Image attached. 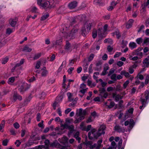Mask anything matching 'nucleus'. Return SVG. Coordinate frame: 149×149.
Here are the masks:
<instances>
[{
  "label": "nucleus",
  "instance_id": "obj_9",
  "mask_svg": "<svg viewBox=\"0 0 149 149\" xmlns=\"http://www.w3.org/2000/svg\"><path fill=\"white\" fill-rule=\"evenodd\" d=\"M92 23L91 22L87 21L84 24V26H85V28L86 27L87 30H90L91 29Z\"/></svg>",
  "mask_w": 149,
  "mask_h": 149
},
{
  "label": "nucleus",
  "instance_id": "obj_47",
  "mask_svg": "<svg viewBox=\"0 0 149 149\" xmlns=\"http://www.w3.org/2000/svg\"><path fill=\"white\" fill-rule=\"evenodd\" d=\"M108 95V93L107 92H105L103 94L102 96H100L102 97H104L105 98H106Z\"/></svg>",
  "mask_w": 149,
  "mask_h": 149
},
{
  "label": "nucleus",
  "instance_id": "obj_53",
  "mask_svg": "<svg viewBox=\"0 0 149 149\" xmlns=\"http://www.w3.org/2000/svg\"><path fill=\"white\" fill-rule=\"evenodd\" d=\"M21 142L19 141V140H16V141L15 142V144H16L17 147H19V146L21 144Z\"/></svg>",
  "mask_w": 149,
  "mask_h": 149
},
{
  "label": "nucleus",
  "instance_id": "obj_57",
  "mask_svg": "<svg viewBox=\"0 0 149 149\" xmlns=\"http://www.w3.org/2000/svg\"><path fill=\"white\" fill-rule=\"evenodd\" d=\"M74 69V68L71 67V68H69V69L68 70V73H69L70 74H71L72 72V71H73V70Z\"/></svg>",
  "mask_w": 149,
  "mask_h": 149
},
{
  "label": "nucleus",
  "instance_id": "obj_36",
  "mask_svg": "<svg viewBox=\"0 0 149 149\" xmlns=\"http://www.w3.org/2000/svg\"><path fill=\"white\" fill-rule=\"evenodd\" d=\"M77 23V21L75 19L72 18L70 22V25L72 26L73 25Z\"/></svg>",
  "mask_w": 149,
  "mask_h": 149
},
{
  "label": "nucleus",
  "instance_id": "obj_40",
  "mask_svg": "<svg viewBox=\"0 0 149 149\" xmlns=\"http://www.w3.org/2000/svg\"><path fill=\"white\" fill-rule=\"evenodd\" d=\"M149 43V38H146L144 40L143 44Z\"/></svg>",
  "mask_w": 149,
  "mask_h": 149
},
{
  "label": "nucleus",
  "instance_id": "obj_64",
  "mask_svg": "<svg viewBox=\"0 0 149 149\" xmlns=\"http://www.w3.org/2000/svg\"><path fill=\"white\" fill-rule=\"evenodd\" d=\"M71 111V109L70 108H68L65 111V114H68L69 112Z\"/></svg>",
  "mask_w": 149,
  "mask_h": 149
},
{
  "label": "nucleus",
  "instance_id": "obj_33",
  "mask_svg": "<svg viewBox=\"0 0 149 149\" xmlns=\"http://www.w3.org/2000/svg\"><path fill=\"white\" fill-rule=\"evenodd\" d=\"M62 140L63 141V143H67L68 139V138L66 136H64L63 137L62 139Z\"/></svg>",
  "mask_w": 149,
  "mask_h": 149
},
{
  "label": "nucleus",
  "instance_id": "obj_58",
  "mask_svg": "<svg viewBox=\"0 0 149 149\" xmlns=\"http://www.w3.org/2000/svg\"><path fill=\"white\" fill-rule=\"evenodd\" d=\"M44 147V146L43 145H39L37 147H35V148L36 149H41Z\"/></svg>",
  "mask_w": 149,
  "mask_h": 149
},
{
  "label": "nucleus",
  "instance_id": "obj_56",
  "mask_svg": "<svg viewBox=\"0 0 149 149\" xmlns=\"http://www.w3.org/2000/svg\"><path fill=\"white\" fill-rule=\"evenodd\" d=\"M107 56L106 54H104L102 57V59L104 60H106L107 58Z\"/></svg>",
  "mask_w": 149,
  "mask_h": 149
},
{
  "label": "nucleus",
  "instance_id": "obj_51",
  "mask_svg": "<svg viewBox=\"0 0 149 149\" xmlns=\"http://www.w3.org/2000/svg\"><path fill=\"white\" fill-rule=\"evenodd\" d=\"M122 140L120 139L118 143V149H120L121 148V146H122Z\"/></svg>",
  "mask_w": 149,
  "mask_h": 149
},
{
  "label": "nucleus",
  "instance_id": "obj_35",
  "mask_svg": "<svg viewBox=\"0 0 149 149\" xmlns=\"http://www.w3.org/2000/svg\"><path fill=\"white\" fill-rule=\"evenodd\" d=\"M45 145L47 146L46 148V149H47V148H48V146L49 145V141L48 139H46L45 140Z\"/></svg>",
  "mask_w": 149,
  "mask_h": 149
},
{
  "label": "nucleus",
  "instance_id": "obj_63",
  "mask_svg": "<svg viewBox=\"0 0 149 149\" xmlns=\"http://www.w3.org/2000/svg\"><path fill=\"white\" fill-rule=\"evenodd\" d=\"M123 101L122 100H121L119 102V106L121 108L123 107L122 104L123 103Z\"/></svg>",
  "mask_w": 149,
  "mask_h": 149
},
{
  "label": "nucleus",
  "instance_id": "obj_21",
  "mask_svg": "<svg viewBox=\"0 0 149 149\" xmlns=\"http://www.w3.org/2000/svg\"><path fill=\"white\" fill-rule=\"evenodd\" d=\"M67 95L68 97L69 101L70 102L72 101L73 100V99L72 98V95L70 93H67Z\"/></svg>",
  "mask_w": 149,
  "mask_h": 149
},
{
  "label": "nucleus",
  "instance_id": "obj_22",
  "mask_svg": "<svg viewBox=\"0 0 149 149\" xmlns=\"http://www.w3.org/2000/svg\"><path fill=\"white\" fill-rule=\"evenodd\" d=\"M129 45L130 47L132 49L135 48L136 46V44L134 42L130 43Z\"/></svg>",
  "mask_w": 149,
  "mask_h": 149
},
{
  "label": "nucleus",
  "instance_id": "obj_5",
  "mask_svg": "<svg viewBox=\"0 0 149 149\" xmlns=\"http://www.w3.org/2000/svg\"><path fill=\"white\" fill-rule=\"evenodd\" d=\"M145 97L146 98V100L145 99L143 98L142 97L141 98L140 101L141 102V104L142 105H144L146 104V102L149 98V91L148 90L146 91H145Z\"/></svg>",
  "mask_w": 149,
  "mask_h": 149
},
{
  "label": "nucleus",
  "instance_id": "obj_54",
  "mask_svg": "<svg viewBox=\"0 0 149 149\" xmlns=\"http://www.w3.org/2000/svg\"><path fill=\"white\" fill-rule=\"evenodd\" d=\"M113 47L110 45H109L107 47V49L109 52H111L113 50Z\"/></svg>",
  "mask_w": 149,
  "mask_h": 149
},
{
  "label": "nucleus",
  "instance_id": "obj_28",
  "mask_svg": "<svg viewBox=\"0 0 149 149\" xmlns=\"http://www.w3.org/2000/svg\"><path fill=\"white\" fill-rule=\"evenodd\" d=\"M116 75L115 74H113L111 76V79L113 80V81H116L117 80V79L116 78Z\"/></svg>",
  "mask_w": 149,
  "mask_h": 149
},
{
  "label": "nucleus",
  "instance_id": "obj_48",
  "mask_svg": "<svg viewBox=\"0 0 149 149\" xmlns=\"http://www.w3.org/2000/svg\"><path fill=\"white\" fill-rule=\"evenodd\" d=\"M92 67H93V64H91L90 65L89 68H88V71L90 73H92L93 72V69H92Z\"/></svg>",
  "mask_w": 149,
  "mask_h": 149
},
{
  "label": "nucleus",
  "instance_id": "obj_10",
  "mask_svg": "<svg viewBox=\"0 0 149 149\" xmlns=\"http://www.w3.org/2000/svg\"><path fill=\"white\" fill-rule=\"evenodd\" d=\"M80 34L84 37L86 36L87 34V33L85 28V26H83L82 28L80 31Z\"/></svg>",
  "mask_w": 149,
  "mask_h": 149
},
{
  "label": "nucleus",
  "instance_id": "obj_11",
  "mask_svg": "<svg viewBox=\"0 0 149 149\" xmlns=\"http://www.w3.org/2000/svg\"><path fill=\"white\" fill-rule=\"evenodd\" d=\"M86 111L85 110H83L82 109H80L78 113H77L76 115H77L78 116H84L86 114Z\"/></svg>",
  "mask_w": 149,
  "mask_h": 149
},
{
  "label": "nucleus",
  "instance_id": "obj_32",
  "mask_svg": "<svg viewBox=\"0 0 149 149\" xmlns=\"http://www.w3.org/2000/svg\"><path fill=\"white\" fill-rule=\"evenodd\" d=\"M9 59L8 57H6V58H4L2 60V63L3 64H5L7 62Z\"/></svg>",
  "mask_w": 149,
  "mask_h": 149
},
{
  "label": "nucleus",
  "instance_id": "obj_2",
  "mask_svg": "<svg viewBox=\"0 0 149 149\" xmlns=\"http://www.w3.org/2000/svg\"><path fill=\"white\" fill-rule=\"evenodd\" d=\"M106 127L105 125H101L99 128L98 132L96 134V135H94V138L97 139L98 137L100 136L102 134H104L105 133L104 131L105 130Z\"/></svg>",
  "mask_w": 149,
  "mask_h": 149
},
{
  "label": "nucleus",
  "instance_id": "obj_23",
  "mask_svg": "<svg viewBox=\"0 0 149 149\" xmlns=\"http://www.w3.org/2000/svg\"><path fill=\"white\" fill-rule=\"evenodd\" d=\"M114 34L117 36V38L119 39L121 37V35L120 34L119 31L118 30H117L114 33Z\"/></svg>",
  "mask_w": 149,
  "mask_h": 149
},
{
  "label": "nucleus",
  "instance_id": "obj_31",
  "mask_svg": "<svg viewBox=\"0 0 149 149\" xmlns=\"http://www.w3.org/2000/svg\"><path fill=\"white\" fill-rule=\"evenodd\" d=\"M41 53H39L35 55V56L33 58V60H35L39 58L41 56Z\"/></svg>",
  "mask_w": 149,
  "mask_h": 149
},
{
  "label": "nucleus",
  "instance_id": "obj_3",
  "mask_svg": "<svg viewBox=\"0 0 149 149\" xmlns=\"http://www.w3.org/2000/svg\"><path fill=\"white\" fill-rule=\"evenodd\" d=\"M54 2V1L53 0L50 1H46L42 4L41 3L40 6L44 8H50L54 7V6H53Z\"/></svg>",
  "mask_w": 149,
  "mask_h": 149
},
{
  "label": "nucleus",
  "instance_id": "obj_12",
  "mask_svg": "<svg viewBox=\"0 0 149 149\" xmlns=\"http://www.w3.org/2000/svg\"><path fill=\"white\" fill-rule=\"evenodd\" d=\"M13 99L15 101H16L17 99L21 100L22 99V97L21 96L15 93L13 96Z\"/></svg>",
  "mask_w": 149,
  "mask_h": 149
},
{
  "label": "nucleus",
  "instance_id": "obj_24",
  "mask_svg": "<svg viewBox=\"0 0 149 149\" xmlns=\"http://www.w3.org/2000/svg\"><path fill=\"white\" fill-rule=\"evenodd\" d=\"M123 97L120 95L118 94L117 95L115 98V100L116 101H118L119 100V99H122Z\"/></svg>",
  "mask_w": 149,
  "mask_h": 149
},
{
  "label": "nucleus",
  "instance_id": "obj_13",
  "mask_svg": "<svg viewBox=\"0 0 149 149\" xmlns=\"http://www.w3.org/2000/svg\"><path fill=\"white\" fill-rule=\"evenodd\" d=\"M99 91L100 93L99 95L102 96V94L106 92L105 89L104 88H99Z\"/></svg>",
  "mask_w": 149,
  "mask_h": 149
},
{
  "label": "nucleus",
  "instance_id": "obj_27",
  "mask_svg": "<svg viewBox=\"0 0 149 149\" xmlns=\"http://www.w3.org/2000/svg\"><path fill=\"white\" fill-rule=\"evenodd\" d=\"M64 127V128L66 129H68V128L70 127L69 125H68L66 123L64 124H61V127Z\"/></svg>",
  "mask_w": 149,
  "mask_h": 149
},
{
  "label": "nucleus",
  "instance_id": "obj_20",
  "mask_svg": "<svg viewBox=\"0 0 149 149\" xmlns=\"http://www.w3.org/2000/svg\"><path fill=\"white\" fill-rule=\"evenodd\" d=\"M120 74L121 75H124L126 77H129V74L128 72H126L125 70L121 72Z\"/></svg>",
  "mask_w": 149,
  "mask_h": 149
},
{
  "label": "nucleus",
  "instance_id": "obj_4",
  "mask_svg": "<svg viewBox=\"0 0 149 149\" xmlns=\"http://www.w3.org/2000/svg\"><path fill=\"white\" fill-rule=\"evenodd\" d=\"M27 84L25 83H22L18 86L19 90L20 92L23 93L26 91L29 87H26Z\"/></svg>",
  "mask_w": 149,
  "mask_h": 149
},
{
  "label": "nucleus",
  "instance_id": "obj_8",
  "mask_svg": "<svg viewBox=\"0 0 149 149\" xmlns=\"http://www.w3.org/2000/svg\"><path fill=\"white\" fill-rule=\"evenodd\" d=\"M78 2L76 1H73L70 2L68 5V7L70 9L75 8L77 6Z\"/></svg>",
  "mask_w": 149,
  "mask_h": 149
},
{
  "label": "nucleus",
  "instance_id": "obj_17",
  "mask_svg": "<svg viewBox=\"0 0 149 149\" xmlns=\"http://www.w3.org/2000/svg\"><path fill=\"white\" fill-rule=\"evenodd\" d=\"M71 47V44L68 41H67L66 44L65 46V49L66 50H68Z\"/></svg>",
  "mask_w": 149,
  "mask_h": 149
},
{
  "label": "nucleus",
  "instance_id": "obj_60",
  "mask_svg": "<svg viewBox=\"0 0 149 149\" xmlns=\"http://www.w3.org/2000/svg\"><path fill=\"white\" fill-rule=\"evenodd\" d=\"M123 64V63L121 61H119L117 63V65L119 67H121Z\"/></svg>",
  "mask_w": 149,
  "mask_h": 149
},
{
  "label": "nucleus",
  "instance_id": "obj_50",
  "mask_svg": "<svg viewBox=\"0 0 149 149\" xmlns=\"http://www.w3.org/2000/svg\"><path fill=\"white\" fill-rule=\"evenodd\" d=\"M12 32V30L10 28H8L6 29V33L10 34Z\"/></svg>",
  "mask_w": 149,
  "mask_h": 149
},
{
  "label": "nucleus",
  "instance_id": "obj_38",
  "mask_svg": "<svg viewBox=\"0 0 149 149\" xmlns=\"http://www.w3.org/2000/svg\"><path fill=\"white\" fill-rule=\"evenodd\" d=\"M94 54H91L90 55L88 59V61H91L93 58L94 57Z\"/></svg>",
  "mask_w": 149,
  "mask_h": 149
},
{
  "label": "nucleus",
  "instance_id": "obj_61",
  "mask_svg": "<svg viewBox=\"0 0 149 149\" xmlns=\"http://www.w3.org/2000/svg\"><path fill=\"white\" fill-rule=\"evenodd\" d=\"M40 118V113H38L37 114V120L38 121H39Z\"/></svg>",
  "mask_w": 149,
  "mask_h": 149
},
{
  "label": "nucleus",
  "instance_id": "obj_6",
  "mask_svg": "<svg viewBox=\"0 0 149 149\" xmlns=\"http://www.w3.org/2000/svg\"><path fill=\"white\" fill-rule=\"evenodd\" d=\"M98 37H99V40H101L103 38L105 37L106 36V32H104L102 30V28H99L98 29Z\"/></svg>",
  "mask_w": 149,
  "mask_h": 149
},
{
  "label": "nucleus",
  "instance_id": "obj_46",
  "mask_svg": "<svg viewBox=\"0 0 149 149\" xmlns=\"http://www.w3.org/2000/svg\"><path fill=\"white\" fill-rule=\"evenodd\" d=\"M94 2L95 3H97L99 6H100L102 4V3L101 2L100 0H95Z\"/></svg>",
  "mask_w": 149,
  "mask_h": 149
},
{
  "label": "nucleus",
  "instance_id": "obj_16",
  "mask_svg": "<svg viewBox=\"0 0 149 149\" xmlns=\"http://www.w3.org/2000/svg\"><path fill=\"white\" fill-rule=\"evenodd\" d=\"M62 42V39L61 38H60L58 40H57L56 41L55 44L54 43L53 44V46H54L55 45H60L61 44V43Z\"/></svg>",
  "mask_w": 149,
  "mask_h": 149
},
{
  "label": "nucleus",
  "instance_id": "obj_52",
  "mask_svg": "<svg viewBox=\"0 0 149 149\" xmlns=\"http://www.w3.org/2000/svg\"><path fill=\"white\" fill-rule=\"evenodd\" d=\"M129 83V80H127L126 82L124 83L123 86L124 88H125L127 86L128 84Z\"/></svg>",
  "mask_w": 149,
  "mask_h": 149
},
{
  "label": "nucleus",
  "instance_id": "obj_19",
  "mask_svg": "<svg viewBox=\"0 0 149 149\" xmlns=\"http://www.w3.org/2000/svg\"><path fill=\"white\" fill-rule=\"evenodd\" d=\"M49 14L47 13L45 15H44L41 17L40 20L41 21H44L49 17Z\"/></svg>",
  "mask_w": 149,
  "mask_h": 149
},
{
  "label": "nucleus",
  "instance_id": "obj_34",
  "mask_svg": "<svg viewBox=\"0 0 149 149\" xmlns=\"http://www.w3.org/2000/svg\"><path fill=\"white\" fill-rule=\"evenodd\" d=\"M91 127V125H89L87 126V128L86 129H85V128H84L83 129H82V130H85L87 132H88L90 130Z\"/></svg>",
  "mask_w": 149,
  "mask_h": 149
},
{
  "label": "nucleus",
  "instance_id": "obj_25",
  "mask_svg": "<svg viewBox=\"0 0 149 149\" xmlns=\"http://www.w3.org/2000/svg\"><path fill=\"white\" fill-rule=\"evenodd\" d=\"M97 36V31L94 30L92 32V37L93 38H95Z\"/></svg>",
  "mask_w": 149,
  "mask_h": 149
},
{
  "label": "nucleus",
  "instance_id": "obj_14",
  "mask_svg": "<svg viewBox=\"0 0 149 149\" xmlns=\"http://www.w3.org/2000/svg\"><path fill=\"white\" fill-rule=\"evenodd\" d=\"M84 118V116H81L79 118H76V120L74 121V123H79L81 122V120H83Z\"/></svg>",
  "mask_w": 149,
  "mask_h": 149
},
{
  "label": "nucleus",
  "instance_id": "obj_18",
  "mask_svg": "<svg viewBox=\"0 0 149 149\" xmlns=\"http://www.w3.org/2000/svg\"><path fill=\"white\" fill-rule=\"evenodd\" d=\"M115 130L119 132H123V130L119 126L116 125L114 127Z\"/></svg>",
  "mask_w": 149,
  "mask_h": 149
},
{
  "label": "nucleus",
  "instance_id": "obj_55",
  "mask_svg": "<svg viewBox=\"0 0 149 149\" xmlns=\"http://www.w3.org/2000/svg\"><path fill=\"white\" fill-rule=\"evenodd\" d=\"M37 10V8L35 7H34L32 8L31 11L32 13H36V11Z\"/></svg>",
  "mask_w": 149,
  "mask_h": 149
},
{
  "label": "nucleus",
  "instance_id": "obj_43",
  "mask_svg": "<svg viewBox=\"0 0 149 149\" xmlns=\"http://www.w3.org/2000/svg\"><path fill=\"white\" fill-rule=\"evenodd\" d=\"M41 63L40 61H38L36 64L35 67L37 69H38L40 67Z\"/></svg>",
  "mask_w": 149,
  "mask_h": 149
},
{
  "label": "nucleus",
  "instance_id": "obj_37",
  "mask_svg": "<svg viewBox=\"0 0 149 149\" xmlns=\"http://www.w3.org/2000/svg\"><path fill=\"white\" fill-rule=\"evenodd\" d=\"M115 71V69L114 68H112L111 69L109 72V74H108V76H110L111 74L113 73Z\"/></svg>",
  "mask_w": 149,
  "mask_h": 149
},
{
  "label": "nucleus",
  "instance_id": "obj_49",
  "mask_svg": "<svg viewBox=\"0 0 149 149\" xmlns=\"http://www.w3.org/2000/svg\"><path fill=\"white\" fill-rule=\"evenodd\" d=\"M122 89L121 88V86L120 85H118L116 88V90L118 91H121Z\"/></svg>",
  "mask_w": 149,
  "mask_h": 149
},
{
  "label": "nucleus",
  "instance_id": "obj_39",
  "mask_svg": "<svg viewBox=\"0 0 149 149\" xmlns=\"http://www.w3.org/2000/svg\"><path fill=\"white\" fill-rule=\"evenodd\" d=\"M8 140L6 139L3 141L2 142L3 145L4 146H6L7 145Z\"/></svg>",
  "mask_w": 149,
  "mask_h": 149
},
{
  "label": "nucleus",
  "instance_id": "obj_30",
  "mask_svg": "<svg viewBox=\"0 0 149 149\" xmlns=\"http://www.w3.org/2000/svg\"><path fill=\"white\" fill-rule=\"evenodd\" d=\"M111 147L113 149H116L117 147V146L116 145V143L114 141H113L111 143Z\"/></svg>",
  "mask_w": 149,
  "mask_h": 149
},
{
  "label": "nucleus",
  "instance_id": "obj_7",
  "mask_svg": "<svg viewBox=\"0 0 149 149\" xmlns=\"http://www.w3.org/2000/svg\"><path fill=\"white\" fill-rule=\"evenodd\" d=\"M18 20V19L17 17H15L14 19L11 18L9 20V24L12 27H15Z\"/></svg>",
  "mask_w": 149,
  "mask_h": 149
},
{
  "label": "nucleus",
  "instance_id": "obj_44",
  "mask_svg": "<svg viewBox=\"0 0 149 149\" xmlns=\"http://www.w3.org/2000/svg\"><path fill=\"white\" fill-rule=\"evenodd\" d=\"M88 89V88H87L85 89H83L80 90L79 91V92H81V93L84 94H85L86 92L87 91Z\"/></svg>",
  "mask_w": 149,
  "mask_h": 149
},
{
  "label": "nucleus",
  "instance_id": "obj_29",
  "mask_svg": "<svg viewBox=\"0 0 149 149\" xmlns=\"http://www.w3.org/2000/svg\"><path fill=\"white\" fill-rule=\"evenodd\" d=\"M143 42V39L141 38H140L137 39L136 42L138 44H140Z\"/></svg>",
  "mask_w": 149,
  "mask_h": 149
},
{
  "label": "nucleus",
  "instance_id": "obj_26",
  "mask_svg": "<svg viewBox=\"0 0 149 149\" xmlns=\"http://www.w3.org/2000/svg\"><path fill=\"white\" fill-rule=\"evenodd\" d=\"M115 105V103L113 102H110V105L108 106V108L111 109Z\"/></svg>",
  "mask_w": 149,
  "mask_h": 149
},
{
  "label": "nucleus",
  "instance_id": "obj_41",
  "mask_svg": "<svg viewBox=\"0 0 149 149\" xmlns=\"http://www.w3.org/2000/svg\"><path fill=\"white\" fill-rule=\"evenodd\" d=\"M15 80V78L14 77H11L10 78L8 81V83H10V82L13 83Z\"/></svg>",
  "mask_w": 149,
  "mask_h": 149
},
{
  "label": "nucleus",
  "instance_id": "obj_42",
  "mask_svg": "<svg viewBox=\"0 0 149 149\" xmlns=\"http://www.w3.org/2000/svg\"><path fill=\"white\" fill-rule=\"evenodd\" d=\"M135 54L136 55H138L139 56L138 57L139 59L141 58L143 56V54L141 52L139 53H135Z\"/></svg>",
  "mask_w": 149,
  "mask_h": 149
},
{
  "label": "nucleus",
  "instance_id": "obj_15",
  "mask_svg": "<svg viewBox=\"0 0 149 149\" xmlns=\"http://www.w3.org/2000/svg\"><path fill=\"white\" fill-rule=\"evenodd\" d=\"M32 50V49L29 48L27 45H26L22 49V51H26L28 52H30Z\"/></svg>",
  "mask_w": 149,
  "mask_h": 149
},
{
  "label": "nucleus",
  "instance_id": "obj_62",
  "mask_svg": "<svg viewBox=\"0 0 149 149\" xmlns=\"http://www.w3.org/2000/svg\"><path fill=\"white\" fill-rule=\"evenodd\" d=\"M10 132H11L12 134L14 135H16V134L15 133V131L14 129H11V130H10Z\"/></svg>",
  "mask_w": 149,
  "mask_h": 149
},
{
  "label": "nucleus",
  "instance_id": "obj_1",
  "mask_svg": "<svg viewBox=\"0 0 149 149\" xmlns=\"http://www.w3.org/2000/svg\"><path fill=\"white\" fill-rule=\"evenodd\" d=\"M79 27L77 25L74 26L73 29L70 33L65 32L64 33V36L67 39H73L76 37V34L79 30Z\"/></svg>",
  "mask_w": 149,
  "mask_h": 149
},
{
  "label": "nucleus",
  "instance_id": "obj_59",
  "mask_svg": "<svg viewBox=\"0 0 149 149\" xmlns=\"http://www.w3.org/2000/svg\"><path fill=\"white\" fill-rule=\"evenodd\" d=\"M47 70L43 71L41 73V75L42 76H45L46 75L47 73Z\"/></svg>",
  "mask_w": 149,
  "mask_h": 149
},
{
  "label": "nucleus",
  "instance_id": "obj_45",
  "mask_svg": "<svg viewBox=\"0 0 149 149\" xmlns=\"http://www.w3.org/2000/svg\"><path fill=\"white\" fill-rule=\"evenodd\" d=\"M13 126L16 129L19 128V125L18 123L16 122L13 124Z\"/></svg>",
  "mask_w": 149,
  "mask_h": 149
}]
</instances>
